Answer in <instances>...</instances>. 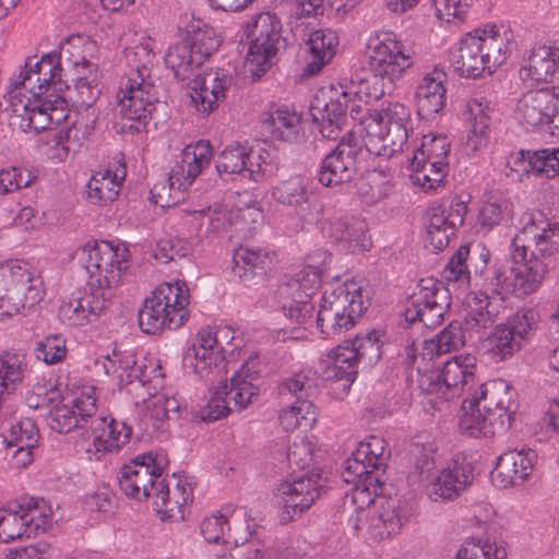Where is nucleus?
<instances>
[{"instance_id": "c03bdc74", "label": "nucleus", "mask_w": 559, "mask_h": 559, "mask_svg": "<svg viewBox=\"0 0 559 559\" xmlns=\"http://www.w3.org/2000/svg\"><path fill=\"white\" fill-rule=\"evenodd\" d=\"M281 294L289 298V301L283 304V310L287 317L295 320L297 324H306L312 319L314 296L306 294L301 288H290L289 281L281 287Z\"/></svg>"}, {"instance_id": "09e8293b", "label": "nucleus", "mask_w": 559, "mask_h": 559, "mask_svg": "<svg viewBox=\"0 0 559 559\" xmlns=\"http://www.w3.org/2000/svg\"><path fill=\"white\" fill-rule=\"evenodd\" d=\"M478 307L471 310L465 319V329L468 333L478 334L479 340H484L486 329L490 328L501 310V304L490 300L489 298L479 299Z\"/></svg>"}, {"instance_id": "a19ab883", "label": "nucleus", "mask_w": 559, "mask_h": 559, "mask_svg": "<svg viewBox=\"0 0 559 559\" xmlns=\"http://www.w3.org/2000/svg\"><path fill=\"white\" fill-rule=\"evenodd\" d=\"M343 347L357 364L372 366L381 358V342L377 331L366 335H356L353 340L343 342Z\"/></svg>"}, {"instance_id": "a18cd8bd", "label": "nucleus", "mask_w": 559, "mask_h": 559, "mask_svg": "<svg viewBox=\"0 0 559 559\" xmlns=\"http://www.w3.org/2000/svg\"><path fill=\"white\" fill-rule=\"evenodd\" d=\"M31 272L15 263L0 264V299L3 294L24 293L31 288H38Z\"/></svg>"}, {"instance_id": "dca6fc26", "label": "nucleus", "mask_w": 559, "mask_h": 559, "mask_svg": "<svg viewBox=\"0 0 559 559\" xmlns=\"http://www.w3.org/2000/svg\"><path fill=\"white\" fill-rule=\"evenodd\" d=\"M475 462L464 454H456L449 466L432 476L426 487L427 496L435 502L459 497L475 478Z\"/></svg>"}, {"instance_id": "20e7f679", "label": "nucleus", "mask_w": 559, "mask_h": 559, "mask_svg": "<svg viewBox=\"0 0 559 559\" xmlns=\"http://www.w3.org/2000/svg\"><path fill=\"white\" fill-rule=\"evenodd\" d=\"M189 289L185 282L160 285L151 297L145 298L139 310L140 329L146 334H157L183 325L189 312Z\"/></svg>"}, {"instance_id": "4be33fe9", "label": "nucleus", "mask_w": 559, "mask_h": 559, "mask_svg": "<svg viewBox=\"0 0 559 559\" xmlns=\"http://www.w3.org/2000/svg\"><path fill=\"white\" fill-rule=\"evenodd\" d=\"M69 53L66 45H60V51L46 53L47 64L39 71L38 75L28 82V90L33 97H51L61 93L63 88L69 90L68 73L64 72V57Z\"/></svg>"}, {"instance_id": "a878e982", "label": "nucleus", "mask_w": 559, "mask_h": 559, "mask_svg": "<svg viewBox=\"0 0 559 559\" xmlns=\"http://www.w3.org/2000/svg\"><path fill=\"white\" fill-rule=\"evenodd\" d=\"M211 146L209 143L199 142L195 146H188L182 152L181 164H177L169 174V183L177 189L186 185H191L193 180L200 175L204 166H207L211 160Z\"/></svg>"}, {"instance_id": "1a4fd4ad", "label": "nucleus", "mask_w": 559, "mask_h": 559, "mask_svg": "<svg viewBox=\"0 0 559 559\" xmlns=\"http://www.w3.org/2000/svg\"><path fill=\"white\" fill-rule=\"evenodd\" d=\"M451 306L449 289L435 278H423L408 297L404 316L409 323L420 322L432 329L438 326Z\"/></svg>"}, {"instance_id": "393cba45", "label": "nucleus", "mask_w": 559, "mask_h": 559, "mask_svg": "<svg viewBox=\"0 0 559 559\" xmlns=\"http://www.w3.org/2000/svg\"><path fill=\"white\" fill-rule=\"evenodd\" d=\"M448 75L442 68L436 66L427 73L416 88L418 112L429 118L440 112L447 104V88L444 83Z\"/></svg>"}, {"instance_id": "864d4df0", "label": "nucleus", "mask_w": 559, "mask_h": 559, "mask_svg": "<svg viewBox=\"0 0 559 559\" xmlns=\"http://www.w3.org/2000/svg\"><path fill=\"white\" fill-rule=\"evenodd\" d=\"M469 109L475 115V122L467 134L465 148L467 152L474 153L485 146L488 141L489 117L486 110L489 109V106L487 102L484 105L483 102L474 100Z\"/></svg>"}, {"instance_id": "338daca9", "label": "nucleus", "mask_w": 559, "mask_h": 559, "mask_svg": "<svg viewBox=\"0 0 559 559\" xmlns=\"http://www.w3.org/2000/svg\"><path fill=\"white\" fill-rule=\"evenodd\" d=\"M322 271L318 266L307 265L289 280L290 288H301L308 295L316 296L321 287Z\"/></svg>"}, {"instance_id": "6e6d98bb", "label": "nucleus", "mask_w": 559, "mask_h": 559, "mask_svg": "<svg viewBox=\"0 0 559 559\" xmlns=\"http://www.w3.org/2000/svg\"><path fill=\"white\" fill-rule=\"evenodd\" d=\"M47 63L48 61L46 59V53H44L40 59H37V56L27 57L24 66L20 70V73L12 78L8 96L11 98H17L20 95V90L27 91L28 82H32Z\"/></svg>"}, {"instance_id": "4d7b16f0", "label": "nucleus", "mask_w": 559, "mask_h": 559, "mask_svg": "<svg viewBox=\"0 0 559 559\" xmlns=\"http://www.w3.org/2000/svg\"><path fill=\"white\" fill-rule=\"evenodd\" d=\"M353 455L362 457L373 471H379L386 466L389 452L385 449L384 439L370 436L366 441L360 442Z\"/></svg>"}, {"instance_id": "473e14b6", "label": "nucleus", "mask_w": 559, "mask_h": 559, "mask_svg": "<svg viewBox=\"0 0 559 559\" xmlns=\"http://www.w3.org/2000/svg\"><path fill=\"white\" fill-rule=\"evenodd\" d=\"M512 261H497L486 271L484 283H480V295L501 305L509 295H514Z\"/></svg>"}, {"instance_id": "58836bf2", "label": "nucleus", "mask_w": 559, "mask_h": 559, "mask_svg": "<svg viewBox=\"0 0 559 559\" xmlns=\"http://www.w3.org/2000/svg\"><path fill=\"white\" fill-rule=\"evenodd\" d=\"M463 328L459 321H452L448 326L423 344L421 360H432L443 354L457 350L465 343Z\"/></svg>"}, {"instance_id": "e2e57ef3", "label": "nucleus", "mask_w": 559, "mask_h": 559, "mask_svg": "<svg viewBox=\"0 0 559 559\" xmlns=\"http://www.w3.org/2000/svg\"><path fill=\"white\" fill-rule=\"evenodd\" d=\"M450 153V142L445 135H424L419 148L414 152L419 158L448 159Z\"/></svg>"}, {"instance_id": "79ce46f5", "label": "nucleus", "mask_w": 559, "mask_h": 559, "mask_svg": "<svg viewBox=\"0 0 559 559\" xmlns=\"http://www.w3.org/2000/svg\"><path fill=\"white\" fill-rule=\"evenodd\" d=\"M445 209L442 205L431 206L427 211V239L426 247L439 251L449 245L450 238L456 229L447 223Z\"/></svg>"}, {"instance_id": "a211bd4d", "label": "nucleus", "mask_w": 559, "mask_h": 559, "mask_svg": "<svg viewBox=\"0 0 559 559\" xmlns=\"http://www.w3.org/2000/svg\"><path fill=\"white\" fill-rule=\"evenodd\" d=\"M96 399L91 394H82L69 404H56L46 415L49 428L59 433H69L74 428L85 429L88 419L96 415Z\"/></svg>"}, {"instance_id": "8fccbe9b", "label": "nucleus", "mask_w": 559, "mask_h": 559, "mask_svg": "<svg viewBox=\"0 0 559 559\" xmlns=\"http://www.w3.org/2000/svg\"><path fill=\"white\" fill-rule=\"evenodd\" d=\"M364 123H366L365 128L368 135L371 136L372 133L378 131V128H383V126L385 128L393 127L394 124H411V111L401 103L389 104L385 109L379 111L374 110L373 114H370L369 118L364 121Z\"/></svg>"}, {"instance_id": "49530a36", "label": "nucleus", "mask_w": 559, "mask_h": 559, "mask_svg": "<svg viewBox=\"0 0 559 559\" xmlns=\"http://www.w3.org/2000/svg\"><path fill=\"white\" fill-rule=\"evenodd\" d=\"M151 498H154V509L162 514L163 520L182 521L185 519L186 500L170 492L165 479L158 481Z\"/></svg>"}, {"instance_id": "680f3d73", "label": "nucleus", "mask_w": 559, "mask_h": 559, "mask_svg": "<svg viewBox=\"0 0 559 559\" xmlns=\"http://www.w3.org/2000/svg\"><path fill=\"white\" fill-rule=\"evenodd\" d=\"M36 357L48 365L60 362L66 358V340L60 335H49L39 342L36 349Z\"/></svg>"}, {"instance_id": "6e6552de", "label": "nucleus", "mask_w": 559, "mask_h": 559, "mask_svg": "<svg viewBox=\"0 0 559 559\" xmlns=\"http://www.w3.org/2000/svg\"><path fill=\"white\" fill-rule=\"evenodd\" d=\"M253 372L248 364L235 372L230 381H225L215 389L206 405L198 412L201 421H216L226 417L231 411L230 403L239 411L246 408L258 395V389L252 384Z\"/></svg>"}, {"instance_id": "bb28decb", "label": "nucleus", "mask_w": 559, "mask_h": 559, "mask_svg": "<svg viewBox=\"0 0 559 559\" xmlns=\"http://www.w3.org/2000/svg\"><path fill=\"white\" fill-rule=\"evenodd\" d=\"M555 123L559 126V91L556 92ZM515 164L523 166V171L548 179L559 176V146L539 151H521V158Z\"/></svg>"}, {"instance_id": "2f4dec72", "label": "nucleus", "mask_w": 559, "mask_h": 559, "mask_svg": "<svg viewBox=\"0 0 559 559\" xmlns=\"http://www.w3.org/2000/svg\"><path fill=\"white\" fill-rule=\"evenodd\" d=\"M233 260V273L243 283H250L254 278L263 281L272 263L267 252L245 247L236 250Z\"/></svg>"}, {"instance_id": "423d86ee", "label": "nucleus", "mask_w": 559, "mask_h": 559, "mask_svg": "<svg viewBox=\"0 0 559 559\" xmlns=\"http://www.w3.org/2000/svg\"><path fill=\"white\" fill-rule=\"evenodd\" d=\"M314 376L311 371L297 372L280 383L281 395L290 394L296 397L290 407L280 414V423L284 430H308L316 423L317 407L313 399L318 394V384Z\"/></svg>"}, {"instance_id": "72a5a7b5", "label": "nucleus", "mask_w": 559, "mask_h": 559, "mask_svg": "<svg viewBox=\"0 0 559 559\" xmlns=\"http://www.w3.org/2000/svg\"><path fill=\"white\" fill-rule=\"evenodd\" d=\"M338 37L332 29H318L311 33L306 44V51L311 55V61L305 68V74L314 75L321 71L335 53Z\"/></svg>"}, {"instance_id": "2eb2a0df", "label": "nucleus", "mask_w": 559, "mask_h": 559, "mask_svg": "<svg viewBox=\"0 0 559 559\" xmlns=\"http://www.w3.org/2000/svg\"><path fill=\"white\" fill-rule=\"evenodd\" d=\"M44 499L29 498L20 511L0 508V543H10L23 536L31 537L48 527V515L40 510Z\"/></svg>"}, {"instance_id": "3c124183", "label": "nucleus", "mask_w": 559, "mask_h": 559, "mask_svg": "<svg viewBox=\"0 0 559 559\" xmlns=\"http://www.w3.org/2000/svg\"><path fill=\"white\" fill-rule=\"evenodd\" d=\"M343 345H338L334 350V361L329 366L326 373L328 379L334 380L340 383L343 391H348L352 383L355 381L358 373V364L350 357Z\"/></svg>"}, {"instance_id": "0eeeda50", "label": "nucleus", "mask_w": 559, "mask_h": 559, "mask_svg": "<svg viewBox=\"0 0 559 559\" xmlns=\"http://www.w3.org/2000/svg\"><path fill=\"white\" fill-rule=\"evenodd\" d=\"M252 40L249 47L247 62L253 75L260 78L273 64V58L284 52L289 43L282 35V24L271 12L258 15L251 29Z\"/></svg>"}, {"instance_id": "4c0bfd02", "label": "nucleus", "mask_w": 559, "mask_h": 559, "mask_svg": "<svg viewBox=\"0 0 559 559\" xmlns=\"http://www.w3.org/2000/svg\"><path fill=\"white\" fill-rule=\"evenodd\" d=\"M164 59L166 66L173 70L175 78L180 81L189 80L194 71L204 63L201 55L194 51L185 37L168 48Z\"/></svg>"}, {"instance_id": "cd10ccee", "label": "nucleus", "mask_w": 559, "mask_h": 559, "mask_svg": "<svg viewBox=\"0 0 559 559\" xmlns=\"http://www.w3.org/2000/svg\"><path fill=\"white\" fill-rule=\"evenodd\" d=\"M272 198L293 210L301 221L310 222L314 218L312 203L306 186L298 177L280 182L272 189Z\"/></svg>"}, {"instance_id": "412c9836", "label": "nucleus", "mask_w": 559, "mask_h": 559, "mask_svg": "<svg viewBox=\"0 0 559 559\" xmlns=\"http://www.w3.org/2000/svg\"><path fill=\"white\" fill-rule=\"evenodd\" d=\"M556 88L528 91L518 100L515 115L521 123L537 127L555 123Z\"/></svg>"}, {"instance_id": "13d9d810", "label": "nucleus", "mask_w": 559, "mask_h": 559, "mask_svg": "<svg viewBox=\"0 0 559 559\" xmlns=\"http://www.w3.org/2000/svg\"><path fill=\"white\" fill-rule=\"evenodd\" d=\"M41 299L39 288H31L24 293L3 294L0 299V318L12 317L27 306L32 307Z\"/></svg>"}, {"instance_id": "052dcab7", "label": "nucleus", "mask_w": 559, "mask_h": 559, "mask_svg": "<svg viewBox=\"0 0 559 559\" xmlns=\"http://www.w3.org/2000/svg\"><path fill=\"white\" fill-rule=\"evenodd\" d=\"M226 519L223 514L206 518L201 523V533L203 537L213 544H237V538L231 534L230 528L225 532Z\"/></svg>"}, {"instance_id": "9b49d317", "label": "nucleus", "mask_w": 559, "mask_h": 559, "mask_svg": "<svg viewBox=\"0 0 559 559\" xmlns=\"http://www.w3.org/2000/svg\"><path fill=\"white\" fill-rule=\"evenodd\" d=\"M76 262L90 276L91 287L110 288L119 284L122 275V262L117 260V252L108 241H90L73 253Z\"/></svg>"}, {"instance_id": "f8f14e48", "label": "nucleus", "mask_w": 559, "mask_h": 559, "mask_svg": "<svg viewBox=\"0 0 559 559\" xmlns=\"http://www.w3.org/2000/svg\"><path fill=\"white\" fill-rule=\"evenodd\" d=\"M321 477L313 471H307L302 475H292V480H287L278 487V503L282 506L281 522L287 524L300 516L310 507L320 499L326 491V487L320 483Z\"/></svg>"}, {"instance_id": "c85d7f7f", "label": "nucleus", "mask_w": 559, "mask_h": 559, "mask_svg": "<svg viewBox=\"0 0 559 559\" xmlns=\"http://www.w3.org/2000/svg\"><path fill=\"white\" fill-rule=\"evenodd\" d=\"M522 81L548 82L559 79V49L538 46L532 49L527 64L520 69Z\"/></svg>"}, {"instance_id": "7c9ffc66", "label": "nucleus", "mask_w": 559, "mask_h": 559, "mask_svg": "<svg viewBox=\"0 0 559 559\" xmlns=\"http://www.w3.org/2000/svg\"><path fill=\"white\" fill-rule=\"evenodd\" d=\"M9 105L13 114L22 117L24 121H27L26 127L29 130L39 133L51 129L53 118L48 116L49 106H52L50 97H34L33 100L28 97H26V99L9 97Z\"/></svg>"}, {"instance_id": "5701e85b", "label": "nucleus", "mask_w": 559, "mask_h": 559, "mask_svg": "<svg viewBox=\"0 0 559 559\" xmlns=\"http://www.w3.org/2000/svg\"><path fill=\"white\" fill-rule=\"evenodd\" d=\"M537 454L534 450H512L501 454L491 472L493 481L501 487H509L523 483L531 474Z\"/></svg>"}, {"instance_id": "f704fd0d", "label": "nucleus", "mask_w": 559, "mask_h": 559, "mask_svg": "<svg viewBox=\"0 0 559 559\" xmlns=\"http://www.w3.org/2000/svg\"><path fill=\"white\" fill-rule=\"evenodd\" d=\"M454 70L463 76L478 78L488 67L483 58L481 41L478 36L468 34L461 40L457 55L452 60Z\"/></svg>"}, {"instance_id": "f03ea898", "label": "nucleus", "mask_w": 559, "mask_h": 559, "mask_svg": "<svg viewBox=\"0 0 559 559\" xmlns=\"http://www.w3.org/2000/svg\"><path fill=\"white\" fill-rule=\"evenodd\" d=\"M516 408V391L503 379L491 380L464 401L460 428L469 437H491L511 426Z\"/></svg>"}, {"instance_id": "4468645a", "label": "nucleus", "mask_w": 559, "mask_h": 559, "mask_svg": "<svg viewBox=\"0 0 559 559\" xmlns=\"http://www.w3.org/2000/svg\"><path fill=\"white\" fill-rule=\"evenodd\" d=\"M360 104L355 103L352 91H343L329 102L316 98L310 106V116L320 126L322 136L336 139L338 132L347 124L348 117L358 119Z\"/></svg>"}, {"instance_id": "de8ad7c7", "label": "nucleus", "mask_w": 559, "mask_h": 559, "mask_svg": "<svg viewBox=\"0 0 559 559\" xmlns=\"http://www.w3.org/2000/svg\"><path fill=\"white\" fill-rule=\"evenodd\" d=\"M474 36H478L481 41L483 58L488 67V72H492V68L501 66L507 57L503 50L504 39L500 36L496 25H487L483 29H475Z\"/></svg>"}, {"instance_id": "f257e3e1", "label": "nucleus", "mask_w": 559, "mask_h": 559, "mask_svg": "<svg viewBox=\"0 0 559 559\" xmlns=\"http://www.w3.org/2000/svg\"><path fill=\"white\" fill-rule=\"evenodd\" d=\"M155 53L148 44H141L128 55L135 63V74L129 78L124 90H120L115 107V128L119 133H139L145 130L150 121L158 124L157 115L166 108L167 93L162 84L151 78L150 66Z\"/></svg>"}, {"instance_id": "69168bd1", "label": "nucleus", "mask_w": 559, "mask_h": 559, "mask_svg": "<svg viewBox=\"0 0 559 559\" xmlns=\"http://www.w3.org/2000/svg\"><path fill=\"white\" fill-rule=\"evenodd\" d=\"M221 359L218 349L203 347H189L183 356L185 365H189L197 373L203 377V371Z\"/></svg>"}, {"instance_id": "ddd939ff", "label": "nucleus", "mask_w": 559, "mask_h": 559, "mask_svg": "<svg viewBox=\"0 0 559 559\" xmlns=\"http://www.w3.org/2000/svg\"><path fill=\"white\" fill-rule=\"evenodd\" d=\"M162 477V466L151 452L135 456L120 469L118 481L121 491L142 501L151 498Z\"/></svg>"}, {"instance_id": "5fc2aeb1", "label": "nucleus", "mask_w": 559, "mask_h": 559, "mask_svg": "<svg viewBox=\"0 0 559 559\" xmlns=\"http://www.w3.org/2000/svg\"><path fill=\"white\" fill-rule=\"evenodd\" d=\"M185 39L198 55H201L203 62L213 55L222 44V39L216 31L209 25L188 31Z\"/></svg>"}, {"instance_id": "39448f33", "label": "nucleus", "mask_w": 559, "mask_h": 559, "mask_svg": "<svg viewBox=\"0 0 559 559\" xmlns=\"http://www.w3.org/2000/svg\"><path fill=\"white\" fill-rule=\"evenodd\" d=\"M367 308L361 287L345 283L323 295L317 326L324 337L334 338L350 330Z\"/></svg>"}, {"instance_id": "c756f323", "label": "nucleus", "mask_w": 559, "mask_h": 559, "mask_svg": "<svg viewBox=\"0 0 559 559\" xmlns=\"http://www.w3.org/2000/svg\"><path fill=\"white\" fill-rule=\"evenodd\" d=\"M476 358L474 356H455L442 362V381L444 383V399L459 395L464 388L474 381Z\"/></svg>"}, {"instance_id": "7ed1b4c3", "label": "nucleus", "mask_w": 559, "mask_h": 559, "mask_svg": "<svg viewBox=\"0 0 559 559\" xmlns=\"http://www.w3.org/2000/svg\"><path fill=\"white\" fill-rule=\"evenodd\" d=\"M412 64V57L406 53L404 45L389 37L373 48L370 71L359 79L358 86L353 84L348 91H352L355 103L378 100L393 92L395 82Z\"/></svg>"}, {"instance_id": "9d476101", "label": "nucleus", "mask_w": 559, "mask_h": 559, "mask_svg": "<svg viewBox=\"0 0 559 559\" xmlns=\"http://www.w3.org/2000/svg\"><path fill=\"white\" fill-rule=\"evenodd\" d=\"M366 150L360 136L348 132L323 158L318 179L325 187H336L355 179L359 163Z\"/></svg>"}, {"instance_id": "aec40b11", "label": "nucleus", "mask_w": 559, "mask_h": 559, "mask_svg": "<svg viewBox=\"0 0 559 559\" xmlns=\"http://www.w3.org/2000/svg\"><path fill=\"white\" fill-rule=\"evenodd\" d=\"M233 83L234 78L223 69L198 75L191 86V100L197 110L206 115L211 114L221 102L225 100L226 92Z\"/></svg>"}, {"instance_id": "774afa93", "label": "nucleus", "mask_w": 559, "mask_h": 559, "mask_svg": "<svg viewBox=\"0 0 559 559\" xmlns=\"http://www.w3.org/2000/svg\"><path fill=\"white\" fill-rule=\"evenodd\" d=\"M312 444L304 439L295 441L288 447L287 462L293 469V476L297 471H304L310 466L313 461Z\"/></svg>"}, {"instance_id": "6ab92c4d", "label": "nucleus", "mask_w": 559, "mask_h": 559, "mask_svg": "<svg viewBox=\"0 0 559 559\" xmlns=\"http://www.w3.org/2000/svg\"><path fill=\"white\" fill-rule=\"evenodd\" d=\"M270 153L263 151L259 153V158L263 159L265 167L258 164L257 168L248 167V163L252 165V157L248 154L247 147L242 145L226 147L216 159V170L219 175H242L255 182L261 181L265 176H272L276 169V165L272 160H267Z\"/></svg>"}, {"instance_id": "37998d69", "label": "nucleus", "mask_w": 559, "mask_h": 559, "mask_svg": "<svg viewBox=\"0 0 559 559\" xmlns=\"http://www.w3.org/2000/svg\"><path fill=\"white\" fill-rule=\"evenodd\" d=\"M90 428L95 439L103 440L106 443L105 449L109 451L119 449L129 441L132 435V428L126 423L116 419H110V421L107 423L105 417L93 419Z\"/></svg>"}, {"instance_id": "c9c22d12", "label": "nucleus", "mask_w": 559, "mask_h": 559, "mask_svg": "<svg viewBox=\"0 0 559 559\" xmlns=\"http://www.w3.org/2000/svg\"><path fill=\"white\" fill-rule=\"evenodd\" d=\"M379 133H372L369 136V141L365 143L366 150L369 153L378 156L391 157L395 153L403 152L408 143V133L412 130L411 124L385 127V132H382L383 128H378Z\"/></svg>"}, {"instance_id": "ea45409f", "label": "nucleus", "mask_w": 559, "mask_h": 559, "mask_svg": "<svg viewBox=\"0 0 559 559\" xmlns=\"http://www.w3.org/2000/svg\"><path fill=\"white\" fill-rule=\"evenodd\" d=\"M299 123L300 118L294 111L277 108L263 120L262 126L273 138L292 143L299 136Z\"/></svg>"}, {"instance_id": "e433bc0d", "label": "nucleus", "mask_w": 559, "mask_h": 559, "mask_svg": "<svg viewBox=\"0 0 559 559\" xmlns=\"http://www.w3.org/2000/svg\"><path fill=\"white\" fill-rule=\"evenodd\" d=\"M124 178V165H121L120 174L119 170L116 173L105 170L104 173L95 174L86 185L87 199L96 205L112 202L117 198Z\"/></svg>"}, {"instance_id": "bf43d9fd", "label": "nucleus", "mask_w": 559, "mask_h": 559, "mask_svg": "<svg viewBox=\"0 0 559 559\" xmlns=\"http://www.w3.org/2000/svg\"><path fill=\"white\" fill-rule=\"evenodd\" d=\"M469 253L471 247L467 245H462L452 255L442 273L443 277L448 282H471V270L468 269L467 264Z\"/></svg>"}, {"instance_id": "603ef678", "label": "nucleus", "mask_w": 559, "mask_h": 559, "mask_svg": "<svg viewBox=\"0 0 559 559\" xmlns=\"http://www.w3.org/2000/svg\"><path fill=\"white\" fill-rule=\"evenodd\" d=\"M518 338H513L512 332L503 325H497L492 332H490L484 338V348L492 354V357L498 360L507 359L512 356L515 352L520 350L521 344L518 343Z\"/></svg>"}, {"instance_id": "b1692460", "label": "nucleus", "mask_w": 559, "mask_h": 559, "mask_svg": "<svg viewBox=\"0 0 559 559\" xmlns=\"http://www.w3.org/2000/svg\"><path fill=\"white\" fill-rule=\"evenodd\" d=\"M103 288L97 286L96 290L85 292L84 294L78 292L68 302L60 306V317L74 326L84 325L92 321V318H98L105 311L107 305Z\"/></svg>"}, {"instance_id": "0e129e2a", "label": "nucleus", "mask_w": 559, "mask_h": 559, "mask_svg": "<svg viewBox=\"0 0 559 559\" xmlns=\"http://www.w3.org/2000/svg\"><path fill=\"white\" fill-rule=\"evenodd\" d=\"M373 469L362 457H358L353 455L352 459L346 461L345 471L342 476L346 483H364V486L367 484H372V480L376 483H380L378 476H373Z\"/></svg>"}, {"instance_id": "f3484780", "label": "nucleus", "mask_w": 559, "mask_h": 559, "mask_svg": "<svg viewBox=\"0 0 559 559\" xmlns=\"http://www.w3.org/2000/svg\"><path fill=\"white\" fill-rule=\"evenodd\" d=\"M512 246V272L513 292L516 297H524L534 293L542 284L545 274L548 271V263L532 252V257L526 259V246L521 243V238L516 236Z\"/></svg>"}]
</instances>
